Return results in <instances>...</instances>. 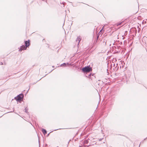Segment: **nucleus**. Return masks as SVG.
Returning a JSON list of instances; mask_svg holds the SVG:
<instances>
[{"label": "nucleus", "mask_w": 147, "mask_h": 147, "mask_svg": "<svg viewBox=\"0 0 147 147\" xmlns=\"http://www.w3.org/2000/svg\"><path fill=\"white\" fill-rule=\"evenodd\" d=\"M42 132L44 134H46L47 133V131L45 129H42Z\"/></svg>", "instance_id": "423d86ee"}, {"label": "nucleus", "mask_w": 147, "mask_h": 147, "mask_svg": "<svg viewBox=\"0 0 147 147\" xmlns=\"http://www.w3.org/2000/svg\"><path fill=\"white\" fill-rule=\"evenodd\" d=\"M23 97V95L22 94H20L15 97V99L17 101H20L22 100Z\"/></svg>", "instance_id": "f03ea898"}, {"label": "nucleus", "mask_w": 147, "mask_h": 147, "mask_svg": "<svg viewBox=\"0 0 147 147\" xmlns=\"http://www.w3.org/2000/svg\"><path fill=\"white\" fill-rule=\"evenodd\" d=\"M82 70L84 72L88 73L92 71V69L91 67H90V66H87L82 68Z\"/></svg>", "instance_id": "f257e3e1"}, {"label": "nucleus", "mask_w": 147, "mask_h": 147, "mask_svg": "<svg viewBox=\"0 0 147 147\" xmlns=\"http://www.w3.org/2000/svg\"><path fill=\"white\" fill-rule=\"evenodd\" d=\"M27 47L24 45H22L19 51H21L23 50H26V49Z\"/></svg>", "instance_id": "20e7f679"}, {"label": "nucleus", "mask_w": 147, "mask_h": 147, "mask_svg": "<svg viewBox=\"0 0 147 147\" xmlns=\"http://www.w3.org/2000/svg\"><path fill=\"white\" fill-rule=\"evenodd\" d=\"M123 23V22L116 23L115 25L117 26L121 25Z\"/></svg>", "instance_id": "39448f33"}, {"label": "nucleus", "mask_w": 147, "mask_h": 147, "mask_svg": "<svg viewBox=\"0 0 147 147\" xmlns=\"http://www.w3.org/2000/svg\"><path fill=\"white\" fill-rule=\"evenodd\" d=\"M103 28H104V27H103V28H102V29L100 30V31L102 30V29H103Z\"/></svg>", "instance_id": "6e6552de"}, {"label": "nucleus", "mask_w": 147, "mask_h": 147, "mask_svg": "<svg viewBox=\"0 0 147 147\" xmlns=\"http://www.w3.org/2000/svg\"><path fill=\"white\" fill-rule=\"evenodd\" d=\"M105 45H106V42H105Z\"/></svg>", "instance_id": "1a4fd4ad"}, {"label": "nucleus", "mask_w": 147, "mask_h": 147, "mask_svg": "<svg viewBox=\"0 0 147 147\" xmlns=\"http://www.w3.org/2000/svg\"><path fill=\"white\" fill-rule=\"evenodd\" d=\"M81 40V39L80 38V37H79L77 38V41H79V42H80V41Z\"/></svg>", "instance_id": "0eeeda50"}, {"label": "nucleus", "mask_w": 147, "mask_h": 147, "mask_svg": "<svg viewBox=\"0 0 147 147\" xmlns=\"http://www.w3.org/2000/svg\"><path fill=\"white\" fill-rule=\"evenodd\" d=\"M25 44L26 46L27 47H29L30 45V40L25 41Z\"/></svg>", "instance_id": "7ed1b4c3"}]
</instances>
